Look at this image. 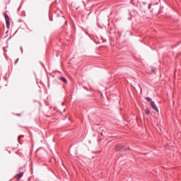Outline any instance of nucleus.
Returning <instances> with one entry per match:
<instances>
[{"mask_svg": "<svg viewBox=\"0 0 181 181\" xmlns=\"http://www.w3.org/2000/svg\"><path fill=\"white\" fill-rule=\"evenodd\" d=\"M6 27L8 28V29H9V27L11 26V23H9V21H6Z\"/></svg>", "mask_w": 181, "mask_h": 181, "instance_id": "nucleus-5", "label": "nucleus"}, {"mask_svg": "<svg viewBox=\"0 0 181 181\" xmlns=\"http://www.w3.org/2000/svg\"><path fill=\"white\" fill-rule=\"evenodd\" d=\"M149 113H150L149 110L148 109H146L145 114H146V115H149Z\"/></svg>", "mask_w": 181, "mask_h": 181, "instance_id": "nucleus-7", "label": "nucleus"}, {"mask_svg": "<svg viewBox=\"0 0 181 181\" xmlns=\"http://www.w3.org/2000/svg\"><path fill=\"white\" fill-rule=\"evenodd\" d=\"M146 101H148V103H150V104L154 111H156V112H159V110L158 109V107L156 106V105H155V103L153 101H152V99L151 98L146 97Z\"/></svg>", "mask_w": 181, "mask_h": 181, "instance_id": "nucleus-1", "label": "nucleus"}, {"mask_svg": "<svg viewBox=\"0 0 181 181\" xmlns=\"http://www.w3.org/2000/svg\"><path fill=\"white\" fill-rule=\"evenodd\" d=\"M4 17H5L6 21H9V16H8V14L5 13Z\"/></svg>", "mask_w": 181, "mask_h": 181, "instance_id": "nucleus-4", "label": "nucleus"}, {"mask_svg": "<svg viewBox=\"0 0 181 181\" xmlns=\"http://www.w3.org/2000/svg\"><path fill=\"white\" fill-rule=\"evenodd\" d=\"M115 151H122V150L126 151L127 148H124V146H123L122 144H117V145H116V146L115 147Z\"/></svg>", "mask_w": 181, "mask_h": 181, "instance_id": "nucleus-2", "label": "nucleus"}, {"mask_svg": "<svg viewBox=\"0 0 181 181\" xmlns=\"http://www.w3.org/2000/svg\"><path fill=\"white\" fill-rule=\"evenodd\" d=\"M17 117H21V114H16Z\"/></svg>", "mask_w": 181, "mask_h": 181, "instance_id": "nucleus-8", "label": "nucleus"}, {"mask_svg": "<svg viewBox=\"0 0 181 181\" xmlns=\"http://www.w3.org/2000/svg\"><path fill=\"white\" fill-rule=\"evenodd\" d=\"M60 80H62V81L64 82L65 83H67V79H65L63 77L60 78Z\"/></svg>", "mask_w": 181, "mask_h": 181, "instance_id": "nucleus-6", "label": "nucleus"}, {"mask_svg": "<svg viewBox=\"0 0 181 181\" xmlns=\"http://www.w3.org/2000/svg\"><path fill=\"white\" fill-rule=\"evenodd\" d=\"M23 176V173H20L19 174L16 175V180H21V178Z\"/></svg>", "mask_w": 181, "mask_h": 181, "instance_id": "nucleus-3", "label": "nucleus"}]
</instances>
